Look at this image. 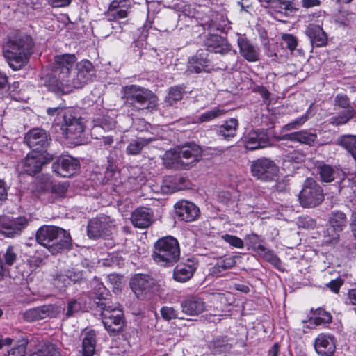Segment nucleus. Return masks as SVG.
<instances>
[{
    "mask_svg": "<svg viewBox=\"0 0 356 356\" xmlns=\"http://www.w3.org/2000/svg\"><path fill=\"white\" fill-rule=\"evenodd\" d=\"M32 38L25 34L9 35L3 45V55L13 70H19L29 61L33 53Z\"/></svg>",
    "mask_w": 356,
    "mask_h": 356,
    "instance_id": "f257e3e1",
    "label": "nucleus"
},
{
    "mask_svg": "<svg viewBox=\"0 0 356 356\" xmlns=\"http://www.w3.org/2000/svg\"><path fill=\"white\" fill-rule=\"evenodd\" d=\"M47 113L54 118V127L57 132L66 138L79 137L84 131L81 118L72 108H67L63 104L57 107L48 108Z\"/></svg>",
    "mask_w": 356,
    "mask_h": 356,
    "instance_id": "f03ea898",
    "label": "nucleus"
},
{
    "mask_svg": "<svg viewBox=\"0 0 356 356\" xmlns=\"http://www.w3.org/2000/svg\"><path fill=\"white\" fill-rule=\"evenodd\" d=\"M74 54H65L57 55L54 58V74L46 81L48 90L58 95H64L65 83H67L72 77V70L76 63Z\"/></svg>",
    "mask_w": 356,
    "mask_h": 356,
    "instance_id": "7ed1b4c3",
    "label": "nucleus"
},
{
    "mask_svg": "<svg viewBox=\"0 0 356 356\" xmlns=\"http://www.w3.org/2000/svg\"><path fill=\"white\" fill-rule=\"evenodd\" d=\"M36 241L45 247L52 254L70 248L72 239L65 229L50 225L42 226L36 233Z\"/></svg>",
    "mask_w": 356,
    "mask_h": 356,
    "instance_id": "20e7f679",
    "label": "nucleus"
},
{
    "mask_svg": "<svg viewBox=\"0 0 356 356\" xmlns=\"http://www.w3.org/2000/svg\"><path fill=\"white\" fill-rule=\"evenodd\" d=\"M180 254V246L177 239L168 236L156 241L152 257L157 264L169 267L178 261Z\"/></svg>",
    "mask_w": 356,
    "mask_h": 356,
    "instance_id": "39448f33",
    "label": "nucleus"
},
{
    "mask_svg": "<svg viewBox=\"0 0 356 356\" xmlns=\"http://www.w3.org/2000/svg\"><path fill=\"white\" fill-rule=\"evenodd\" d=\"M123 97L127 104L138 110H153L158 106V97L151 90L143 87L131 85L123 88Z\"/></svg>",
    "mask_w": 356,
    "mask_h": 356,
    "instance_id": "423d86ee",
    "label": "nucleus"
},
{
    "mask_svg": "<svg viewBox=\"0 0 356 356\" xmlns=\"http://www.w3.org/2000/svg\"><path fill=\"white\" fill-rule=\"evenodd\" d=\"M101 309L102 323L105 329L111 333L120 331L124 325V314L118 306L110 305L107 302L98 303Z\"/></svg>",
    "mask_w": 356,
    "mask_h": 356,
    "instance_id": "0eeeda50",
    "label": "nucleus"
},
{
    "mask_svg": "<svg viewBox=\"0 0 356 356\" xmlns=\"http://www.w3.org/2000/svg\"><path fill=\"white\" fill-rule=\"evenodd\" d=\"M76 72L72 74L70 81L65 83L64 94H67L75 88H81L92 80L93 65L89 60H83L76 65Z\"/></svg>",
    "mask_w": 356,
    "mask_h": 356,
    "instance_id": "6e6552de",
    "label": "nucleus"
},
{
    "mask_svg": "<svg viewBox=\"0 0 356 356\" xmlns=\"http://www.w3.org/2000/svg\"><path fill=\"white\" fill-rule=\"evenodd\" d=\"M324 200V193L321 186L313 179L308 178L299 195V201L305 207H314Z\"/></svg>",
    "mask_w": 356,
    "mask_h": 356,
    "instance_id": "1a4fd4ad",
    "label": "nucleus"
},
{
    "mask_svg": "<svg viewBox=\"0 0 356 356\" xmlns=\"http://www.w3.org/2000/svg\"><path fill=\"white\" fill-rule=\"evenodd\" d=\"M250 170L252 175L257 179L270 181L275 179L279 169L272 160L261 158L252 162Z\"/></svg>",
    "mask_w": 356,
    "mask_h": 356,
    "instance_id": "9d476101",
    "label": "nucleus"
},
{
    "mask_svg": "<svg viewBox=\"0 0 356 356\" xmlns=\"http://www.w3.org/2000/svg\"><path fill=\"white\" fill-rule=\"evenodd\" d=\"M330 227L325 232V243H334L339 238L340 232L347 225L346 214L341 211H332L329 217Z\"/></svg>",
    "mask_w": 356,
    "mask_h": 356,
    "instance_id": "9b49d317",
    "label": "nucleus"
},
{
    "mask_svg": "<svg viewBox=\"0 0 356 356\" xmlns=\"http://www.w3.org/2000/svg\"><path fill=\"white\" fill-rule=\"evenodd\" d=\"M130 285L138 298H143L157 288L156 280L148 275H136L131 280Z\"/></svg>",
    "mask_w": 356,
    "mask_h": 356,
    "instance_id": "f8f14e48",
    "label": "nucleus"
},
{
    "mask_svg": "<svg viewBox=\"0 0 356 356\" xmlns=\"http://www.w3.org/2000/svg\"><path fill=\"white\" fill-rule=\"evenodd\" d=\"M24 140L35 152L46 151L51 142L49 134L42 129H33L26 135Z\"/></svg>",
    "mask_w": 356,
    "mask_h": 356,
    "instance_id": "ddd939ff",
    "label": "nucleus"
},
{
    "mask_svg": "<svg viewBox=\"0 0 356 356\" xmlns=\"http://www.w3.org/2000/svg\"><path fill=\"white\" fill-rule=\"evenodd\" d=\"M60 308L55 305H44L26 310L23 314L24 320L32 322L47 318H56Z\"/></svg>",
    "mask_w": 356,
    "mask_h": 356,
    "instance_id": "4468645a",
    "label": "nucleus"
},
{
    "mask_svg": "<svg viewBox=\"0 0 356 356\" xmlns=\"http://www.w3.org/2000/svg\"><path fill=\"white\" fill-rule=\"evenodd\" d=\"M114 225L106 217L93 218L88 225V235L90 238L106 237L111 234Z\"/></svg>",
    "mask_w": 356,
    "mask_h": 356,
    "instance_id": "2eb2a0df",
    "label": "nucleus"
},
{
    "mask_svg": "<svg viewBox=\"0 0 356 356\" xmlns=\"http://www.w3.org/2000/svg\"><path fill=\"white\" fill-rule=\"evenodd\" d=\"M243 142L246 149L253 151L267 147L270 145V139L265 131L253 130L245 135Z\"/></svg>",
    "mask_w": 356,
    "mask_h": 356,
    "instance_id": "dca6fc26",
    "label": "nucleus"
},
{
    "mask_svg": "<svg viewBox=\"0 0 356 356\" xmlns=\"http://www.w3.org/2000/svg\"><path fill=\"white\" fill-rule=\"evenodd\" d=\"M26 225L27 220L23 217L12 220L3 218L0 219V233L6 237L13 238L19 235Z\"/></svg>",
    "mask_w": 356,
    "mask_h": 356,
    "instance_id": "f3484780",
    "label": "nucleus"
},
{
    "mask_svg": "<svg viewBox=\"0 0 356 356\" xmlns=\"http://www.w3.org/2000/svg\"><path fill=\"white\" fill-rule=\"evenodd\" d=\"M79 161L72 156H66L59 159L52 165L54 171L63 177H70L76 173Z\"/></svg>",
    "mask_w": 356,
    "mask_h": 356,
    "instance_id": "a211bd4d",
    "label": "nucleus"
},
{
    "mask_svg": "<svg viewBox=\"0 0 356 356\" xmlns=\"http://www.w3.org/2000/svg\"><path fill=\"white\" fill-rule=\"evenodd\" d=\"M179 154L184 162V169H188L200 159L202 149L197 144L191 143L180 147Z\"/></svg>",
    "mask_w": 356,
    "mask_h": 356,
    "instance_id": "6ab92c4d",
    "label": "nucleus"
},
{
    "mask_svg": "<svg viewBox=\"0 0 356 356\" xmlns=\"http://www.w3.org/2000/svg\"><path fill=\"white\" fill-rule=\"evenodd\" d=\"M334 337L328 334H319L314 341L316 352L320 356H332L336 349Z\"/></svg>",
    "mask_w": 356,
    "mask_h": 356,
    "instance_id": "aec40b11",
    "label": "nucleus"
},
{
    "mask_svg": "<svg viewBox=\"0 0 356 356\" xmlns=\"http://www.w3.org/2000/svg\"><path fill=\"white\" fill-rule=\"evenodd\" d=\"M203 44L207 50L211 52L225 54L230 51V45L227 41L223 37L215 33L207 35L203 40Z\"/></svg>",
    "mask_w": 356,
    "mask_h": 356,
    "instance_id": "412c9836",
    "label": "nucleus"
},
{
    "mask_svg": "<svg viewBox=\"0 0 356 356\" xmlns=\"http://www.w3.org/2000/svg\"><path fill=\"white\" fill-rule=\"evenodd\" d=\"M175 213L179 218L186 222H191L197 219L200 215L199 208L193 202L181 200L175 205Z\"/></svg>",
    "mask_w": 356,
    "mask_h": 356,
    "instance_id": "4be33fe9",
    "label": "nucleus"
},
{
    "mask_svg": "<svg viewBox=\"0 0 356 356\" xmlns=\"http://www.w3.org/2000/svg\"><path fill=\"white\" fill-rule=\"evenodd\" d=\"M46 163L42 154L33 152L26 156L19 167L22 165V171L27 175H33L39 172L42 165Z\"/></svg>",
    "mask_w": 356,
    "mask_h": 356,
    "instance_id": "5701e85b",
    "label": "nucleus"
},
{
    "mask_svg": "<svg viewBox=\"0 0 356 356\" xmlns=\"http://www.w3.org/2000/svg\"><path fill=\"white\" fill-rule=\"evenodd\" d=\"M197 267V263L188 259L186 262H181L174 269L173 277L179 282L189 280L193 275Z\"/></svg>",
    "mask_w": 356,
    "mask_h": 356,
    "instance_id": "b1692460",
    "label": "nucleus"
},
{
    "mask_svg": "<svg viewBox=\"0 0 356 356\" xmlns=\"http://www.w3.org/2000/svg\"><path fill=\"white\" fill-rule=\"evenodd\" d=\"M238 45L240 54L248 62H256L259 60V48L253 44L245 38L240 37L238 39Z\"/></svg>",
    "mask_w": 356,
    "mask_h": 356,
    "instance_id": "393cba45",
    "label": "nucleus"
},
{
    "mask_svg": "<svg viewBox=\"0 0 356 356\" xmlns=\"http://www.w3.org/2000/svg\"><path fill=\"white\" fill-rule=\"evenodd\" d=\"M208 54L201 51L188 60V71L191 73H201L210 70Z\"/></svg>",
    "mask_w": 356,
    "mask_h": 356,
    "instance_id": "a878e982",
    "label": "nucleus"
},
{
    "mask_svg": "<svg viewBox=\"0 0 356 356\" xmlns=\"http://www.w3.org/2000/svg\"><path fill=\"white\" fill-rule=\"evenodd\" d=\"M153 212L148 208H139L131 214V222L134 227L144 229L148 227L153 222Z\"/></svg>",
    "mask_w": 356,
    "mask_h": 356,
    "instance_id": "bb28decb",
    "label": "nucleus"
},
{
    "mask_svg": "<svg viewBox=\"0 0 356 356\" xmlns=\"http://www.w3.org/2000/svg\"><path fill=\"white\" fill-rule=\"evenodd\" d=\"M181 307L182 312L190 316H197L202 313L206 308L203 300L197 296L188 297L181 302Z\"/></svg>",
    "mask_w": 356,
    "mask_h": 356,
    "instance_id": "cd10ccee",
    "label": "nucleus"
},
{
    "mask_svg": "<svg viewBox=\"0 0 356 356\" xmlns=\"http://www.w3.org/2000/svg\"><path fill=\"white\" fill-rule=\"evenodd\" d=\"M127 0H113L109 5L108 9L105 13L108 21H114L123 19L127 16L129 6Z\"/></svg>",
    "mask_w": 356,
    "mask_h": 356,
    "instance_id": "c85d7f7f",
    "label": "nucleus"
},
{
    "mask_svg": "<svg viewBox=\"0 0 356 356\" xmlns=\"http://www.w3.org/2000/svg\"><path fill=\"white\" fill-rule=\"evenodd\" d=\"M305 33L309 38L313 46L321 47L326 44L327 35L319 25L309 24L307 27Z\"/></svg>",
    "mask_w": 356,
    "mask_h": 356,
    "instance_id": "c756f323",
    "label": "nucleus"
},
{
    "mask_svg": "<svg viewBox=\"0 0 356 356\" xmlns=\"http://www.w3.org/2000/svg\"><path fill=\"white\" fill-rule=\"evenodd\" d=\"M238 127V120L232 118L218 126L216 133L218 136L222 137L225 140H229L236 136Z\"/></svg>",
    "mask_w": 356,
    "mask_h": 356,
    "instance_id": "7c9ffc66",
    "label": "nucleus"
},
{
    "mask_svg": "<svg viewBox=\"0 0 356 356\" xmlns=\"http://www.w3.org/2000/svg\"><path fill=\"white\" fill-rule=\"evenodd\" d=\"M305 159V154L300 150H293L286 154L283 158L282 168L289 172H293L296 165L302 163Z\"/></svg>",
    "mask_w": 356,
    "mask_h": 356,
    "instance_id": "2f4dec72",
    "label": "nucleus"
},
{
    "mask_svg": "<svg viewBox=\"0 0 356 356\" xmlns=\"http://www.w3.org/2000/svg\"><path fill=\"white\" fill-rule=\"evenodd\" d=\"M316 138L317 136L314 134L309 133L307 131H300L284 134L279 137L278 140H291L302 144L311 145L316 140Z\"/></svg>",
    "mask_w": 356,
    "mask_h": 356,
    "instance_id": "473e14b6",
    "label": "nucleus"
},
{
    "mask_svg": "<svg viewBox=\"0 0 356 356\" xmlns=\"http://www.w3.org/2000/svg\"><path fill=\"white\" fill-rule=\"evenodd\" d=\"M179 154V148L168 150L163 156L164 165L168 168L184 169V162Z\"/></svg>",
    "mask_w": 356,
    "mask_h": 356,
    "instance_id": "72a5a7b5",
    "label": "nucleus"
},
{
    "mask_svg": "<svg viewBox=\"0 0 356 356\" xmlns=\"http://www.w3.org/2000/svg\"><path fill=\"white\" fill-rule=\"evenodd\" d=\"M318 173L321 181L326 183L341 179L343 175V172L341 169L327 164L318 167Z\"/></svg>",
    "mask_w": 356,
    "mask_h": 356,
    "instance_id": "f704fd0d",
    "label": "nucleus"
},
{
    "mask_svg": "<svg viewBox=\"0 0 356 356\" xmlns=\"http://www.w3.org/2000/svg\"><path fill=\"white\" fill-rule=\"evenodd\" d=\"M184 92V88L182 86H174L170 87L164 99L163 106L165 107L174 106L182 99Z\"/></svg>",
    "mask_w": 356,
    "mask_h": 356,
    "instance_id": "c9c22d12",
    "label": "nucleus"
},
{
    "mask_svg": "<svg viewBox=\"0 0 356 356\" xmlns=\"http://www.w3.org/2000/svg\"><path fill=\"white\" fill-rule=\"evenodd\" d=\"M154 140H155L154 137L136 138L129 143L126 148V152L129 155H138L145 146Z\"/></svg>",
    "mask_w": 356,
    "mask_h": 356,
    "instance_id": "e433bc0d",
    "label": "nucleus"
},
{
    "mask_svg": "<svg viewBox=\"0 0 356 356\" xmlns=\"http://www.w3.org/2000/svg\"><path fill=\"white\" fill-rule=\"evenodd\" d=\"M95 346L96 339L95 332L93 331L86 332L82 342L83 356H93Z\"/></svg>",
    "mask_w": 356,
    "mask_h": 356,
    "instance_id": "4c0bfd02",
    "label": "nucleus"
},
{
    "mask_svg": "<svg viewBox=\"0 0 356 356\" xmlns=\"http://www.w3.org/2000/svg\"><path fill=\"white\" fill-rule=\"evenodd\" d=\"M235 264L236 260L234 257L221 258L211 268V273L213 275L218 276L221 273L233 267Z\"/></svg>",
    "mask_w": 356,
    "mask_h": 356,
    "instance_id": "58836bf2",
    "label": "nucleus"
},
{
    "mask_svg": "<svg viewBox=\"0 0 356 356\" xmlns=\"http://www.w3.org/2000/svg\"><path fill=\"white\" fill-rule=\"evenodd\" d=\"M258 255L273 265L278 270L281 272L284 271V268L281 259L275 254L273 250L265 247V250L264 251H261Z\"/></svg>",
    "mask_w": 356,
    "mask_h": 356,
    "instance_id": "ea45409f",
    "label": "nucleus"
},
{
    "mask_svg": "<svg viewBox=\"0 0 356 356\" xmlns=\"http://www.w3.org/2000/svg\"><path fill=\"white\" fill-rule=\"evenodd\" d=\"M337 144L343 147L355 159H356V136H343L338 139Z\"/></svg>",
    "mask_w": 356,
    "mask_h": 356,
    "instance_id": "a19ab883",
    "label": "nucleus"
},
{
    "mask_svg": "<svg viewBox=\"0 0 356 356\" xmlns=\"http://www.w3.org/2000/svg\"><path fill=\"white\" fill-rule=\"evenodd\" d=\"M245 240L248 248L252 250L257 254L261 251H264L265 250V246L263 244L264 238L256 234L252 233L246 235L245 237Z\"/></svg>",
    "mask_w": 356,
    "mask_h": 356,
    "instance_id": "79ce46f5",
    "label": "nucleus"
},
{
    "mask_svg": "<svg viewBox=\"0 0 356 356\" xmlns=\"http://www.w3.org/2000/svg\"><path fill=\"white\" fill-rule=\"evenodd\" d=\"M30 356H62L59 349L52 343L40 345Z\"/></svg>",
    "mask_w": 356,
    "mask_h": 356,
    "instance_id": "37998d69",
    "label": "nucleus"
},
{
    "mask_svg": "<svg viewBox=\"0 0 356 356\" xmlns=\"http://www.w3.org/2000/svg\"><path fill=\"white\" fill-rule=\"evenodd\" d=\"M225 110L220 107H214L210 111H207L198 116L200 122H207L215 119L220 118L225 114Z\"/></svg>",
    "mask_w": 356,
    "mask_h": 356,
    "instance_id": "c03bdc74",
    "label": "nucleus"
},
{
    "mask_svg": "<svg viewBox=\"0 0 356 356\" xmlns=\"http://www.w3.org/2000/svg\"><path fill=\"white\" fill-rule=\"evenodd\" d=\"M355 110L353 108H348L341 114L334 116L330 119V124L335 126H339L346 124L355 115Z\"/></svg>",
    "mask_w": 356,
    "mask_h": 356,
    "instance_id": "a18cd8bd",
    "label": "nucleus"
},
{
    "mask_svg": "<svg viewBox=\"0 0 356 356\" xmlns=\"http://www.w3.org/2000/svg\"><path fill=\"white\" fill-rule=\"evenodd\" d=\"M339 179V191H344L345 193L354 192V186L356 185V177L350 175L346 176L344 174Z\"/></svg>",
    "mask_w": 356,
    "mask_h": 356,
    "instance_id": "49530a36",
    "label": "nucleus"
},
{
    "mask_svg": "<svg viewBox=\"0 0 356 356\" xmlns=\"http://www.w3.org/2000/svg\"><path fill=\"white\" fill-rule=\"evenodd\" d=\"M82 309L81 302L75 298L67 301L65 316L67 318L76 316Z\"/></svg>",
    "mask_w": 356,
    "mask_h": 356,
    "instance_id": "de8ad7c7",
    "label": "nucleus"
},
{
    "mask_svg": "<svg viewBox=\"0 0 356 356\" xmlns=\"http://www.w3.org/2000/svg\"><path fill=\"white\" fill-rule=\"evenodd\" d=\"M91 284L93 287L92 293L94 294V298L99 300V301L97 302V304L98 305V303L102 302H106L104 297L106 289L103 284L99 282L97 280H94L91 282Z\"/></svg>",
    "mask_w": 356,
    "mask_h": 356,
    "instance_id": "09e8293b",
    "label": "nucleus"
},
{
    "mask_svg": "<svg viewBox=\"0 0 356 356\" xmlns=\"http://www.w3.org/2000/svg\"><path fill=\"white\" fill-rule=\"evenodd\" d=\"M213 348L216 352L225 353L231 350L232 346L228 343L227 337H216L213 340Z\"/></svg>",
    "mask_w": 356,
    "mask_h": 356,
    "instance_id": "8fccbe9b",
    "label": "nucleus"
},
{
    "mask_svg": "<svg viewBox=\"0 0 356 356\" xmlns=\"http://www.w3.org/2000/svg\"><path fill=\"white\" fill-rule=\"evenodd\" d=\"M221 238L232 247L238 249H242L244 247L243 241L236 236L225 234Z\"/></svg>",
    "mask_w": 356,
    "mask_h": 356,
    "instance_id": "3c124183",
    "label": "nucleus"
},
{
    "mask_svg": "<svg viewBox=\"0 0 356 356\" xmlns=\"http://www.w3.org/2000/svg\"><path fill=\"white\" fill-rule=\"evenodd\" d=\"M317 315L318 316L313 319L314 323L316 325L330 323L332 321L331 314L323 309H319Z\"/></svg>",
    "mask_w": 356,
    "mask_h": 356,
    "instance_id": "603ef678",
    "label": "nucleus"
},
{
    "mask_svg": "<svg viewBox=\"0 0 356 356\" xmlns=\"http://www.w3.org/2000/svg\"><path fill=\"white\" fill-rule=\"evenodd\" d=\"M161 315L165 321H170L178 318L179 312L172 307L164 306L161 307Z\"/></svg>",
    "mask_w": 356,
    "mask_h": 356,
    "instance_id": "864d4df0",
    "label": "nucleus"
},
{
    "mask_svg": "<svg viewBox=\"0 0 356 356\" xmlns=\"http://www.w3.org/2000/svg\"><path fill=\"white\" fill-rule=\"evenodd\" d=\"M5 264L12 266L17 259V252L13 246H8L3 254Z\"/></svg>",
    "mask_w": 356,
    "mask_h": 356,
    "instance_id": "5fc2aeb1",
    "label": "nucleus"
},
{
    "mask_svg": "<svg viewBox=\"0 0 356 356\" xmlns=\"http://www.w3.org/2000/svg\"><path fill=\"white\" fill-rule=\"evenodd\" d=\"M174 184L175 190L177 191L185 190L191 187L190 181L187 178L182 176L175 177Z\"/></svg>",
    "mask_w": 356,
    "mask_h": 356,
    "instance_id": "6e6d98bb",
    "label": "nucleus"
},
{
    "mask_svg": "<svg viewBox=\"0 0 356 356\" xmlns=\"http://www.w3.org/2000/svg\"><path fill=\"white\" fill-rule=\"evenodd\" d=\"M54 284L58 289H63L71 285L70 278L68 277L67 273L65 274H59L54 280Z\"/></svg>",
    "mask_w": 356,
    "mask_h": 356,
    "instance_id": "4d7b16f0",
    "label": "nucleus"
},
{
    "mask_svg": "<svg viewBox=\"0 0 356 356\" xmlns=\"http://www.w3.org/2000/svg\"><path fill=\"white\" fill-rule=\"evenodd\" d=\"M334 106L341 108L348 109L350 106V99L346 95L338 94L334 98Z\"/></svg>",
    "mask_w": 356,
    "mask_h": 356,
    "instance_id": "13d9d810",
    "label": "nucleus"
},
{
    "mask_svg": "<svg viewBox=\"0 0 356 356\" xmlns=\"http://www.w3.org/2000/svg\"><path fill=\"white\" fill-rule=\"evenodd\" d=\"M68 186L69 185L67 182L57 183L52 186L51 191L56 195L61 197L65 196L67 191Z\"/></svg>",
    "mask_w": 356,
    "mask_h": 356,
    "instance_id": "bf43d9fd",
    "label": "nucleus"
},
{
    "mask_svg": "<svg viewBox=\"0 0 356 356\" xmlns=\"http://www.w3.org/2000/svg\"><path fill=\"white\" fill-rule=\"evenodd\" d=\"M27 341L23 340L20 344L13 348L9 351V355L13 356H25L26 352Z\"/></svg>",
    "mask_w": 356,
    "mask_h": 356,
    "instance_id": "052dcab7",
    "label": "nucleus"
},
{
    "mask_svg": "<svg viewBox=\"0 0 356 356\" xmlns=\"http://www.w3.org/2000/svg\"><path fill=\"white\" fill-rule=\"evenodd\" d=\"M282 39L283 40V42L286 44V47L290 51H292L296 48L298 42L296 37L293 36V35L287 33L284 34L282 36Z\"/></svg>",
    "mask_w": 356,
    "mask_h": 356,
    "instance_id": "680f3d73",
    "label": "nucleus"
},
{
    "mask_svg": "<svg viewBox=\"0 0 356 356\" xmlns=\"http://www.w3.org/2000/svg\"><path fill=\"white\" fill-rule=\"evenodd\" d=\"M134 127L138 132H148L152 128L151 124L143 119H136L134 122Z\"/></svg>",
    "mask_w": 356,
    "mask_h": 356,
    "instance_id": "e2e57ef3",
    "label": "nucleus"
},
{
    "mask_svg": "<svg viewBox=\"0 0 356 356\" xmlns=\"http://www.w3.org/2000/svg\"><path fill=\"white\" fill-rule=\"evenodd\" d=\"M342 284L343 281L341 279H336L331 280L326 286L334 293H338Z\"/></svg>",
    "mask_w": 356,
    "mask_h": 356,
    "instance_id": "0e129e2a",
    "label": "nucleus"
},
{
    "mask_svg": "<svg viewBox=\"0 0 356 356\" xmlns=\"http://www.w3.org/2000/svg\"><path fill=\"white\" fill-rule=\"evenodd\" d=\"M68 277L70 278V283H75L79 282L83 278V274L80 271H70L67 272Z\"/></svg>",
    "mask_w": 356,
    "mask_h": 356,
    "instance_id": "69168bd1",
    "label": "nucleus"
},
{
    "mask_svg": "<svg viewBox=\"0 0 356 356\" xmlns=\"http://www.w3.org/2000/svg\"><path fill=\"white\" fill-rule=\"evenodd\" d=\"M48 3L54 8H60L70 5L71 0H48Z\"/></svg>",
    "mask_w": 356,
    "mask_h": 356,
    "instance_id": "338daca9",
    "label": "nucleus"
},
{
    "mask_svg": "<svg viewBox=\"0 0 356 356\" xmlns=\"http://www.w3.org/2000/svg\"><path fill=\"white\" fill-rule=\"evenodd\" d=\"M278 9L287 10H292L293 6L292 3L290 1L280 0L278 3Z\"/></svg>",
    "mask_w": 356,
    "mask_h": 356,
    "instance_id": "774afa93",
    "label": "nucleus"
}]
</instances>
